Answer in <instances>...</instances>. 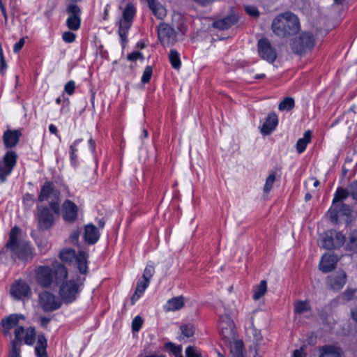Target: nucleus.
Instances as JSON below:
<instances>
[{
    "instance_id": "f257e3e1",
    "label": "nucleus",
    "mask_w": 357,
    "mask_h": 357,
    "mask_svg": "<svg viewBox=\"0 0 357 357\" xmlns=\"http://www.w3.org/2000/svg\"><path fill=\"white\" fill-rule=\"evenodd\" d=\"M36 281L43 287L47 288L54 282L59 284L68 277V271L61 264H54L53 269L47 266H40L35 270Z\"/></svg>"
},
{
    "instance_id": "f03ea898",
    "label": "nucleus",
    "mask_w": 357,
    "mask_h": 357,
    "mask_svg": "<svg viewBox=\"0 0 357 357\" xmlns=\"http://www.w3.org/2000/svg\"><path fill=\"white\" fill-rule=\"evenodd\" d=\"M300 29L297 16L291 13H284L275 17L272 23L273 33L284 38L296 33Z\"/></svg>"
},
{
    "instance_id": "7ed1b4c3",
    "label": "nucleus",
    "mask_w": 357,
    "mask_h": 357,
    "mask_svg": "<svg viewBox=\"0 0 357 357\" xmlns=\"http://www.w3.org/2000/svg\"><path fill=\"white\" fill-rule=\"evenodd\" d=\"M19 228L13 227L10 233L9 241L6 244V249L10 251L11 257H17L24 261H30L33 258V253L30 245L26 242H19L17 234Z\"/></svg>"
},
{
    "instance_id": "20e7f679",
    "label": "nucleus",
    "mask_w": 357,
    "mask_h": 357,
    "mask_svg": "<svg viewBox=\"0 0 357 357\" xmlns=\"http://www.w3.org/2000/svg\"><path fill=\"white\" fill-rule=\"evenodd\" d=\"M84 280V278L77 277L76 280H70L66 282L63 280L59 284H61L59 294L64 303H70L76 299L79 287L82 284Z\"/></svg>"
},
{
    "instance_id": "39448f33",
    "label": "nucleus",
    "mask_w": 357,
    "mask_h": 357,
    "mask_svg": "<svg viewBox=\"0 0 357 357\" xmlns=\"http://www.w3.org/2000/svg\"><path fill=\"white\" fill-rule=\"evenodd\" d=\"M59 195L60 192L54 188L52 183L47 181L41 188L38 200L43 202L45 200L51 199L50 202V208L55 214L59 215L60 212Z\"/></svg>"
},
{
    "instance_id": "423d86ee",
    "label": "nucleus",
    "mask_w": 357,
    "mask_h": 357,
    "mask_svg": "<svg viewBox=\"0 0 357 357\" xmlns=\"http://www.w3.org/2000/svg\"><path fill=\"white\" fill-rule=\"evenodd\" d=\"M135 12L133 5L128 3L123 12L122 17L119 21V34L122 43L127 42V35L132 24Z\"/></svg>"
},
{
    "instance_id": "0eeeda50",
    "label": "nucleus",
    "mask_w": 357,
    "mask_h": 357,
    "mask_svg": "<svg viewBox=\"0 0 357 357\" xmlns=\"http://www.w3.org/2000/svg\"><path fill=\"white\" fill-rule=\"evenodd\" d=\"M314 44L313 35L309 32H303L292 40L291 47L294 53L302 55L311 51Z\"/></svg>"
},
{
    "instance_id": "6e6552de",
    "label": "nucleus",
    "mask_w": 357,
    "mask_h": 357,
    "mask_svg": "<svg viewBox=\"0 0 357 357\" xmlns=\"http://www.w3.org/2000/svg\"><path fill=\"white\" fill-rule=\"evenodd\" d=\"M59 255L61 259L64 262L72 263L75 261L80 273L86 274L87 273L88 255L85 252L82 251L77 255L73 250L68 248L63 250Z\"/></svg>"
},
{
    "instance_id": "1a4fd4ad",
    "label": "nucleus",
    "mask_w": 357,
    "mask_h": 357,
    "mask_svg": "<svg viewBox=\"0 0 357 357\" xmlns=\"http://www.w3.org/2000/svg\"><path fill=\"white\" fill-rule=\"evenodd\" d=\"M345 241L344 236L336 230H329L325 232L320 239L319 244L328 250L341 247Z\"/></svg>"
},
{
    "instance_id": "9d476101",
    "label": "nucleus",
    "mask_w": 357,
    "mask_h": 357,
    "mask_svg": "<svg viewBox=\"0 0 357 357\" xmlns=\"http://www.w3.org/2000/svg\"><path fill=\"white\" fill-rule=\"evenodd\" d=\"M38 304L44 312H53L61 306L62 302L53 294L43 291L38 295Z\"/></svg>"
},
{
    "instance_id": "9b49d317",
    "label": "nucleus",
    "mask_w": 357,
    "mask_h": 357,
    "mask_svg": "<svg viewBox=\"0 0 357 357\" xmlns=\"http://www.w3.org/2000/svg\"><path fill=\"white\" fill-rule=\"evenodd\" d=\"M17 155L13 151H8L0 161V180L4 182L16 165Z\"/></svg>"
},
{
    "instance_id": "f8f14e48",
    "label": "nucleus",
    "mask_w": 357,
    "mask_h": 357,
    "mask_svg": "<svg viewBox=\"0 0 357 357\" xmlns=\"http://www.w3.org/2000/svg\"><path fill=\"white\" fill-rule=\"evenodd\" d=\"M158 36L161 43L164 46L174 45L177 39V32L169 25L161 23L158 28Z\"/></svg>"
},
{
    "instance_id": "ddd939ff",
    "label": "nucleus",
    "mask_w": 357,
    "mask_h": 357,
    "mask_svg": "<svg viewBox=\"0 0 357 357\" xmlns=\"http://www.w3.org/2000/svg\"><path fill=\"white\" fill-rule=\"evenodd\" d=\"M220 333L225 341H230L236 337L235 326L233 320L228 314L220 317Z\"/></svg>"
},
{
    "instance_id": "4468645a",
    "label": "nucleus",
    "mask_w": 357,
    "mask_h": 357,
    "mask_svg": "<svg viewBox=\"0 0 357 357\" xmlns=\"http://www.w3.org/2000/svg\"><path fill=\"white\" fill-rule=\"evenodd\" d=\"M257 47L259 54L261 59L269 63H273L275 61L277 58L276 51L268 39H260L258 41Z\"/></svg>"
},
{
    "instance_id": "2eb2a0df",
    "label": "nucleus",
    "mask_w": 357,
    "mask_h": 357,
    "mask_svg": "<svg viewBox=\"0 0 357 357\" xmlns=\"http://www.w3.org/2000/svg\"><path fill=\"white\" fill-rule=\"evenodd\" d=\"M351 213V208L344 203L332 204L331 207L328 211L330 220L335 223H337L341 217L344 216L348 218Z\"/></svg>"
},
{
    "instance_id": "dca6fc26",
    "label": "nucleus",
    "mask_w": 357,
    "mask_h": 357,
    "mask_svg": "<svg viewBox=\"0 0 357 357\" xmlns=\"http://www.w3.org/2000/svg\"><path fill=\"white\" fill-rule=\"evenodd\" d=\"M66 11L70 14L66 20L67 26L73 31L79 29L81 24V10L79 7L76 4L70 3L66 8Z\"/></svg>"
},
{
    "instance_id": "f3484780",
    "label": "nucleus",
    "mask_w": 357,
    "mask_h": 357,
    "mask_svg": "<svg viewBox=\"0 0 357 357\" xmlns=\"http://www.w3.org/2000/svg\"><path fill=\"white\" fill-rule=\"evenodd\" d=\"M24 340L28 345H32L36 340V331L29 327L25 329L23 326H19L15 330V340L12 342H17L22 344Z\"/></svg>"
},
{
    "instance_id": "a211bd4d",
    "label": "nucleus",
    "mask_w": 357,
    "mask_h": 357,
    "mask_svg": "<svg viewBox=\"0 0 357 357\" xmlns=\"http://www.w3.org/2000/svg\"><path fill=\"white\" fill-rule=\"evenodd\" d=\"M63 220L68 223L74 222L78 216V207L70 200H66L61 207Z\"/></svg>"
},
{
    "instance_id": "6ab92c4d",
    "label": "nucleus",
    "mask_w": 357,
    "mask_h": 357,
    "mask_svg": "<svg viewBox=\"0 0 357 357\" xmlns=\"http://www.w3.org/2000/svg\"><path fill=\"white\" fill-rule=\"evenodd\" d=\"M54 215L47 207L38 208V222L41 229H47L54 225Z\"/></svg>"
},
{
    "instance_id": "aec40b11",
    "label": "nucleus",
    "mask_w": 357,
    "mask_h": 357,
    "mask_svg": "<svg viewBox=\"0 0 357 357\" xmlns=\"http://www.w3.org/2000/svg\"><path fill=\"white\" fill-rule=\"evenodd\" d=\"M327 285L333 290L338 291L343 288L347 282V275L343 271H340L327 277Z\"/></svg>"
},
{
    "instance_id": "412c9836",
    "label": "nucleus",
    "mask_w": 357,
    "mask_h": 357,
    "mask_svg": "<svg viewBox=\"0 0 357 357\" xmlns=\"http://www.w3.org/2000/svg\"><path fill=\"white\" fill-rule=\"evenodd\" d=\"M10 294L15 298L21 299L25 297H30L31 291L26 282L22 280H18L11 286Z\"/></svg>"
},
{
    "instance_id": "4be33fe9",
    "label": "nucleus",
    "mask_w": 357,
    "mask_h": 357,
    "mask_svg": "<svg viewBox=\"0 0 357 357\" xmlns=\"http://www.w3.org/2000/svg\"><path fill=\"white\" fill-rule=\"evenodd\" d=\"M278 124V118L277 114L275 112H271L260 128L261 132L264 135H268L276 128Z\"/></svg>"
},
{
    "instance_id": "5701e85b",
    "label": "nucleus",
    "mask_w": 357,
    "mask_h": 357,
    "mask_svg": "<svg viewBox=\"0 0 357 357\" xmlns=\"http://www.w3.org/2000/svg\"><path fill=\"white\" fill-rule=\"evenodd\" d=\"M338 261L337 257L333 254L326 253L322 257L319 263V269L323 273H328L335 267Z\"/></svg>"
},
{
    "instance_id": "b1692460",
    "label": "nucleus",
    "mask_w": 357,
    "mask_h": 357,
    "mask_svg": "<svg viewBox=\"0 0 357 357\" xmlns=\"http://www.w3.org/2000/svg\"><path fill=\"white\" fill-rule=\"evenodd\" d=\"M83 237L86 243L88 244H95L100 238L99 230L93 224L86 225L84 227Z\"/></svg>"
},
{
    "instance_id": "393cba45",
    "label": "nucleus",
    "mask_w": 357,
    "mask_h": 357,
    "mask_svg": "<svg viewBox=\"0 0 357 357\" xmlns=\"http://www.w3.org/2000/svg\"><path fill=\"white\" fill-rule=\"evenodd\" d=\"M22 132L19 130H8L3 136V143L6 148L14 147L19 142Z\"/></svg>"
},
{
    "instance_id": "a878e982",
    "label": "nucleus",
    "mask_w": 357,
    "mask_h": 357,
    "mask_svg": "<svg viewBox=\"0 0 357 357\" xmlns=\"http://www.w3.org/2000/svg\"><path fill=\"white\" fill-rule=\"evenodd\" d=\"M20 319H24V315L13 314L5 319H3L1 324L3 333L5 334L8 333L12 328L18 325Z\"/></svg>"
},
{
    "instance_id": "bb28decb",
    "label": "nucleus",
    "mask_w": 357,
    "mask_h": 357,
    "mask_svg": "<svg viewBox=\"0 0 357 357\" xmlns=\"http://www.w3.org/2000/svg\"><path fill=\"white\" fill-rule=\"evenodd\" d=\"M237 22V18L234 15H230L222 19L217 20L213 22V26L220 30L230 28Z\"/></svg>"
},
{
    "instance_id": "cd10ccee",
    "label": "nucleus",
    "mask_w": 357,
    "mask_h": 357,
    "mask_svg": "<svg viewBox=\"0 0 357 357\" xmlns=\"http://www.w3.org/2000/svg\"><path fill=\"white\" fill-rule=\"evenodd\" d=\"M146 1L149 8L157 18L162 20L166 16V9L158 0H146Z\"/></svg>"
},
{
    "instance_id": "c85d7f7f",
    "label": "nucleus",
    "mask_w": 357,
    "mask_h": 357,
    "mask_svg": "<svg viewBox=\"0 0 357 357\" xmlns=\"http://www.w3.org/2000/svg\"><path fill=\"white\" fill-rule=\"evenodd\" d=\"M150 282L148 280L140 278L137 284L135 291L131 298V304L134 305L135 302L142 296L146 289L149 287Z\"/></svg>"
},
{
    "instance_id": "c756f323",
    "label": "nucleus",
    "mask_w": 357,
    "mask_h": 357,
    "mask_svg": "<svg viewBox=\"0 0 357 357\" xmlns=\"http://www.w3.org/2000/svg\"><path fill=\"white\" fill-rule=\"evenodd\" d=\"M184 304L185 299L182 296L174 297L167 302L165 305V310L167 312L176 311L181 309L184 306Z\"/></svg>"
},
{
    "instance_id": "7c9ffc66",
    "label": "nucleus",
    "mask_w": 357,
    "mask_h": 357,
    "mask_svg": "<svg viewBox=\"0 0 357 357\" xmlns=\"http://www.w3.org/2000/svg\"><path fill=\"white\" fill-rule=\"evenodd\" d=\"M47 345V341L46 337L43 335H39L36 345L35 347L36 354L38 357H46L47 352L46 348Z\"/></svg>"
},
{
    "instance_id": "2f4dec72",
    "label": "nucleus",
    "mask_w": 357,
    "mask_h": 357,
    "mask_svg": "<svg viewBox=\"0 0 357 357\" xmlns=\"http://www.w3.org/2000/svg\"><path fill=\"white\" fill-rule=\"evenodd\" d=\"M319 351V357H340V349L335 346L322 347Z\"/></svg>"
},
{
    "instance_id": "473e14b6",
    "label": "nucleus",
    "mask_w": 357,
    "mask_h": 357,
    "mask_svg": "<svg viewBox=\"0 0 357 357\" xmlns=\"http://www.w3.org/2000/svg\"><path fill=\"white\" fill-rule=\"evenodd\" d=\"M311 137L312 132L307 130L304 133L303 137L297 141L296 150L298 153H302L305 150L307 144L311 141Z\"/></svg>"
},
{
    "instance_id": "72a5a7b5",
    "label": "nucleus",
    "mask_w": 357,
    "mask_h": 357,
    "mask_svg": "<svg viewBox=\"0 0 357 357\" xmlns=\"http://www.w3.org/2000/svg\"><path fill=\"white\" fill-rule=\"evenodd\" d=\"M349 196H350V190H349V186L346 189L338 188L334 195L332 204L343 203L342 201Z\"/></svg>"
},
{
    "instance_id": "f704fd0d",
    "label": "nucleus",
    "mask_w": 357,
    "mask_h": 357,
    "mask_svg": "<svg viewBox=\"0 0 357 357\" xmlns=\"http://www.w3.org/2000/svg\"><path fill=\"white\" fill-rule=\"evenodd\" d=\"M267 291V283L266 280H261L259 285L254 289L253 298L257 301L262 297Z\"/></svg>"
},
{
    "instance_id": "c9c22d12",
    "label": "nucleus",
    "mask_w": 357,
    "mask_h": 357,
    "mask_svg": "<svg viewBox=\"0 0 357 357\" xmlns=\"http://www.w3.org/2000/svg\"><path fill=\"white\" fill-rule=\"evenodd\" d=\"M310 310L311 307L307 301H299L294 305V312L296 314H301Z\"/></svg>"
},
{
    "instance_id": "e433bc0d",
    "label": "nucleus",
    "mask_w": 357,
    "mask_h": 357,
    "mask_svg": "<svg viewBox=\"0 0 357 357\" xmlns=\"http://www.w3.org/2000/svg\"><path fill=\"white\" fill-rule=\"evenodd\" d=\"M294 105L295 102L294 98L291 97H287L280 102V103L278 105V109L280 111H290L294 107Z\"/></svg>"
},
{
    "instance_id": "4c0bfd02",
    "label": "nucleus",
    "mask_w": 357,
    "mask_h": 357,
    "mask_svg": "<svg viewBox=\"0 0 357 357\" xmlns=\"http://www.w3.org/2000/svg\"><path fill=\"white\" fill-rule=\"evenodd\" d=\"M347 248L354 252H357V230L353 231L350 234Z\"/></svg>"
},
{
    "instance_id": "58836bf2",
    "label": "nucleus",
    "mask_w": 357,
    "mask_h": 357,
    "mask_svg": "<svg viewBox=\"0 0 357 357\" xmlns=\"http://www.w3.org/2000/svg\"><path fill=\"white\" fill-rule=\"evenodd\" d=\"M169 61L172 67L175 69H178L181 67V60L179 54L175 50H172L169 54Z\"/></svg>"
},
{
    "instance_id": "ea45409f",
    "label": "nucleus",
    "mask_w": 357,
    "mask_h": 357,
    "mask_svg": "<svg viewBox=\"0 0 357 357\" xmlns=\"http://www.w3.org/2000/svg\"><path fill=\"white\" fill-rule=\"evenodd\" d=\"M276 178V172L272 171L266 178L265 185L264 186V192L268 194L272 189L273 183Z\"/></svg>"
},
{
    "instance_id": "a19ab883",
    "label": "nucleus",
    "mask_w": 357,
    "mask_h": 357,
    "mask_svg": "<svg viewBox=\"0 0 357 357\" xmlns=\"http://www.w3.org/2000/svg\"><path fill=\"white\" fill-rule=\"evenodd\" d=\"M180 331L181 332V334L183 335L184 337H190L193 336L195 328L193 324H187L181 326Z\"/></svg>"
},
{
    "instance_id": "79ce46f5",
    "label": "nucleus",
    "mask_w": 357,
    "mask_h": 357,
    "mask_svg": "<svg viewBox=\"0 0 357 357\" xmlns=\"http://www.w3.org/2000/svg\"><path fill=\"white\" fill-rule=\"evenodd\" d=\"M165 348L171 351L175 357H183L181 346L168 342L165 344Z\"/></svg>"
},
{
    "instance_id": "37998d69",
    "label": "nucleus",
    "mask_w": 357,
    "mask_h": 357,
    "mask_svg": "<svg viewBox=\"0 0 357 357\" xmlns=\"http://www.w3.org/2000/svg\"><path fill=\"white\" fill-rule=\"evenodd\" d=\"M154 273H155V268H154L152 262H150L146 265V266L144 271V273L142 274V278H143L146 280H148V281L150 282L151 278L153 275Z\"/></svg>"
},
{
    "instance_id": "c03bdc74",
    "label": "nucleus",
    "mask_w": 357,
    "mask_h": 357,
    "mask_svg": "<svg viewBox=\"0 0 357 357\" xmlns=\"http://www.w3.org/2000/svg\"><path fill=\"white\" fill-rule=\"evenodd\" d=\"M80 141L81 139L75 140L70 147V157L71 162L73 165L77 164V155L75 154V152L77 151L76 146Z\"/></svg>"
},
{
    "instance_id": "a18cd8bd",
    "label": "nucleus",
    "mask_w": 357,
    "mask_h": 357,
    "mask_svg": "<svg viewBox=\"0 0 357 357\" xmlns=\"http://www.w3.org/2000/svg\"><path fill=\"white\" fill-rule=\"evenodd\" d=\"M10 357H21V344L17 342H11Z\"/></svg>"
},
{
    "instance_id": "49530a36",
    "label": "nucleus",
    "mask_w": 357,
    "mask_h": 357,
    "mask_svg": "<svg viewBox=\"0 0 357 357\" xmlns=\"http://www.w3.org/2000/svg\"><path fill=\"white\" fill-rule=\"evenodd\" d=\"M143 324V320L139 316H137L134 318L132 322V330L135 332H137L140 330Z\"/></svg>"
},
{
    "instance_id": "de8ad7c7",
    "label": "nucleus",
    "mask_w": 357,
    "mask_h": 357,
    "mask_svg": "<svg viewBox=\"0 0 357 357\" xmlns=\"http://www.w3.org/2000/svg\"><path fill=\"white\" fill-rule=\"evenodd\" d=\"M152 75V67L150 66H148L146 67L142 77V82L143 83H148Z\"/></svg>"
},
{
    "instance_id": "09e8293b",
    "label": "nucleus",
    "mask_w": 357,
    "mask_h": 357,
    "mask_svg": "<svg viewBox=\"0 0 357 357\" xmlns=\"http://www.w3.org/2000/svg\"><path fill=\"white\" fill-rule=\"evenodd\" d=\"M187 357H201L199 351L195 347H188L185 350Z\"/></svg>"
},
{
    "instance_id": "8fccbe9b",
    "label": "nucleus",
    "mask_w": 357,
    "mask_h": 357,
    "mask_svg": "<svg viewBox=\"0 0 357 357\" xmlns=\"http://www.w3.org/2000/svg\"><path fill=\"white\" fill-rule=\"evenodd\" d=\"M248 333L249 335H252L254 338V341L259 342L261 339V335L259 331H258L256 328L254 327H251L248 329Z\"/></svg>"
},
{
    "instance_id": "3c124183",
    "label": "nucleus",
    "mask_w": 357,
    "mask_h": 357,
    "mask_svg": "<svg viewBox=\"0 0 357 357\" xmlns=\"http://www.w3.org/2000/svg\"><path fill=\"white\" fill-rule=\"evenodd\" d=\"M257 344L253 343V344L250 346L248 351V357H261V356L258 354Z\"/></svg>"
},
{
    "instance_id": "603ef678",
    "label": "nucleus",
    "mask_w": 357,
    "mask_h": 357,
    "mask_svg": "<svg viewBox=\"0 0 357 357\" xmlns=\"http://www.w3.org/2000/svg\"><path fill=\"white\" fill-rule=\"evenodd\" d=\"M349 186V190H350V196L357 200V181L351 183Z\"/></svg>"
},
{
    "instance_id": "864d4df0",
    "label": "nucleus",
    "mask_w": 357,
    "mask_h": 357,
    "mask_svg": "<svg viewBox=\"0 0 357 357\" xmlns=\"http://www.w3.org/2000/svg\"><path fill=\"white\" fill-rule=\"evenodd\" d=\"M76 35L71 31H66L63 33L62 38L66 43H72L75 40Z\"/></svg>"
},
{
    "instance_id": "5fc2aeb1",
    "label": "nucleus",
    "mask_w": 357,
    "mask_h": 357,
    "mask_svg": "<svg viewBox=\"0 0 357 357\" xmlns=\"http://www.w3.org/2000/svg\"><path fill=\"white\" fill-rule=\"evenodd\" d=\"M75 82L73 80H70L68 82L64 87V91L66 93H67L68 95L71 96L75 91Z\"/></svg>"
},
{
    "instance_id": "6e6d98bb",
    "label": "nucleus",
    "mask_w": 357,
    "mask_h": 357,
    "mask_svg": "<svg viewBox=\"0 0 357 357\" xmlns=\"http://www.w3.org/2000/svg\"><path fill=\"white\" fill-rule=\"evenodd\" d=\"M23 202L26 206L31 207L34 203L33 196L29 193L24 195L23 197Z\"/></svg>"
},
{
    "instance_id": "4d7b16f0",
    "label": "nucleus",
    "mask_w": 357,
    "mask_h": 357,
    "mask_svg": "<svg viewBox=\"0 0 357 357\" xmlns=\"http://www.w3.org/2000/svg\"><path fill=\"white\" fill-rule=\"evenodd\" d=\"M80 231L77 230H75L72 232L69 237V241L73 244H77L79 241V237Z\"/></svg>"
},
{
    "instance_id": "13d9d810",
    "label": "nucleus",
    "mask_w": 357,
    "mask_h": 357,
    "mask_svg": "<svg viewBox=\"0 0 357 357\" xmlns=\"http://www.w3.org/2000/svg\"><path fill=\"white\" fill-rule=\"evenodd\" d=\"M144 56L139 52H133L128 55V59L131 61H135L138 59H143Z\"/></svg>"
},
{
    "instance_id": "bf43d9fd",
    "label": "nucleus",
    "mask_w": 357,
    "mask_h": 357,
    "mask_svg": "<svg viewBox=\"0 0 357 357\" xmlns=\"http://www.w3.org/2000/svg\"><path fill=\"white\" fill-rule=\"evenodd\" d=\"M246 13L252 17H257L259 15V11L255 6H245V8Z\"/></svg>"
},
{
    "instance_id": "052dcab7",
    "label": "nucleus",
    "mask_w": 357,
    "mask_h": 357,
    "mask_svg": "<svg viewBox=\"0 0 357 357\" xmlns=\"http://www.w3.org/2000/svg\"><path fill=\"white\" fill-rule=\"evenodd\" d=\"M25 43V38H22L17 43L14 45L13 51L15 53H17L21 50Z\"/></svg>"
},
{
    "instance_id": "680f3d73",
    "label": "nucleus",
    "mask_w": 357,
    "mask_h": 357,
    "mask_svg": "<svg viewBox=\"0 0 357 357\" xmlns=\"http://www.w3.org/2000/svg\"><path fill=\"white\" fill-rule=\"evenodd\" d=\"M293 357H305V354L303 351V347L300 349H296L294 351Z\"/></svg>"
},
{
    "instance_id": "e2e57ef3",
    "label": "nucleus",
    "mask_w": 357,
    "mask_h": 357,
    "mask_svg": "<svg viewBox=\"0 0 357 357\" xmlns=\"http://www.w3.org/2000/svg\"><path fill=\"white\" fill-rule=\"evenodd\" d=\"M50 321V318L45 317H42L40 318V324L43 327H47Z\"/></svg>"
},
{
    "instance_id": "0e129e2a",
    "label": "nucleus",
    "mask_w": 357,
    "mask_h": 357,
    "mask_svg": "<svg viewBox=\"0 0 357 357\" xmlns=\"http://www.w3.org/2000/svg\"><path fill=\"white\" fill-rule=\"evenodd\" d=\"M7 68L6 61L4 58H1L0 59V73H3Z\"/></svg>"
},
{
    "instance_id": "69168bd1",
    "label": "nucleus",
    "mask_w": 357,
    "mask_h": 357,
    "mask_svg": "<svg viewBox=\"0 0 357 357\" xmlns=\"http://www.w3.org/2000/svg\"><path fill=\"white\" fill-rule=\"evenodd\" d=\"M49 130L52 134L57 135L58 130L54 125L50 124L49 126Z\"/></svg>"
},
{
    "instance_id": "338daca9",
    "label": "nucleus",
    "mask_w": 357,
    "mask_h": 357,
    "mask_svg": "<svg viewBox=\"0 0 357 357\" xmlns=\"http://www.w3.org/2000/svg\"><path fill=\"white\" fill-rule=\"evenodd\" d=\"M177 29L181 34H184L186 31V27L183 24L178 25Z\"/></svg>"
},
{
    "instance_id": "774afa93",
    "label": "nucleus",
    "mask_w": 357,
    "mask_h": 357,
    "mask_svg": "<svg viewBox=\"0 0 357 357\" xmlns=\"http://www.w3.org/2000/svg\"><path fill=\"white\" fill-rule=\"evenodd\" d=\"M89 144L90 149L91 150V151L93 152L95 151V149H96L95 142L92 139H90L89 140Z\"/></svg>"
}]
</instances>
